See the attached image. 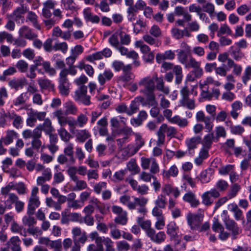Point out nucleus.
I'll return each instance as SVG.
<instances>
[{"mask_svg":"<svg viewBox=\"0 0 251 251\" xmlns=\"http://www.w3.org/2000/svg\"><path fill=\"white\" fill-rule=\"evenodd\" d=\"M139 86L141 87V92L144 93L147 96H152V92L154 89L153 78L150 77L144 78L139 82Z\"/></svg>","mask_w":251,"mask_h":251,"instance_id":"nucleus-5","label":"nucleus"},{"mask_svg":"<svg viewBox=\"0 0 251 251\" xmlns=\"http://www.w3.org/2000/svg\"><path fill=\"white\" fill-rule=\"evenodd\" d=\"M65 113L66 115H75L77 109L75 104L71 101H68L64 104Z\"/></svg>","mask_w":251,"mask_h":251,"instance_id":"nucleus-32","label":"nucleus"},{"mask_svg":"<svg viewBox=\"0 0 251 251\" xmlns=\"http://www.w3.org/2000/svg\"><path fill=\"white\" fill-rule=\"evenodd\" d=\"M43 68L45 72L50 76H54L56 73V70L51 66L49 61H46L43 66Z\"/></svg>","mask_w":251,"mask_h":251,"instance_id":"nucleus-54","label":"nucleus"},{"mask_svg":"<svg viewBox=\"0 0 251 251\" xmlns=\"http://www.w3.org/2000/svg\"><path fill=\"white\" fill-rule=\"evenodd\" d=\"M53 115L57 118L58 124L61 127L66 125V122L68 117L66 116L65 113L63 112L61 109L55 111L53 113Z\"/></svg>","mask_w":251,"mask_h":251,"instance_id":"nucleus-25","label":"nucleus"},{"mask_svg":"<svg viewBox=\"0 0 251 251\" xmlns=\"http://www.w3.org/2000/svg\"><path fill=\"white\" fill-rule=\"evenodd\" d=\"M76 57L73 55H71L69 57L66 59V64L68 66V68H64L63 70L67 71L68 74L72 75H75L77 73V70L76 68L77 66H74L73 64L75 63Z\"/></svg>","mask_w":251,"mask_h":251,"instance_id":"nucleus-13","label":"nucleus"},{"mask_svg":"<svg viewBox=\"0 0 251 251\" xmlns=\"http://www.w3.org/2000/svg\"><path fill=\"white\" fill-rule=\"evenodd\" d=\"M20 244L21 240L18 236L12 237L6 243L12 251H22Z\"/></svg>","mask_w":251,"mask_h":251,"instance_id":"nucleus-15","label":"nucleus"},{"mask_svg":"<svg viewBox=\"0 0 251 251\" xmlns=\"http://www.w3.org/2000/svg\"><path fill=\"white\" fill-rule=\"evenodd\" d=\"M183 200L189 202L193 207H197L200 204L199 201L197 199L195 194L192 192L186 193L183 197Z\"/></svg>","mask_w":251,"mask_h":251,"instance_id":"nucleus-24","label":"nucleus"},{"mask_svg":"<svg viewBox=\"0 0 251 251\" xmlns=\"http://www.w3.org/2000/svg\"><path fill=\"white\" fill-rule=\"evenodd\" d=\"M134 46L136 48H140V51L143 54H147L151 52L150 48L142 40L135 41Z\"/></svg>","mask_w":251,"mask_h":251,"instance_id":"nucleus-42","label":"nucleus"},{"mask_svg":"<svg viewBox=\"0 0 251 251\" xmlns=\"http://www.w3.org/2000/svg\"><path fill=\"white\" fill-rule=\"evenodd\" d=\"M225 222L226 228L231 231L232 236L235 237L240 233V229L233 220L228 219Z\"/></svg>","mask_w":251,"mask_h":251,"instance_id":"nucleus-17","label":"nucleus"},{"mask_svg":"<svg viewBox=\"0 0 251 251\" xmlns=\"http://www.w3.org/2000/svg\"><path fill=\"white\" fill-rule=\"evenodd\" d=\"M133 198L134 201L129 202L127 204V207L130 210H133L139 206L137 208L138 212L144 215L147 212L145 206L148 202V199L143 197L140 198L133 197Z\"/></svg>","mask_w":251,"mask_h":251,"instance_id":"nucleus-4","label":"nucleus"},{"mask_svg":"<svg viewBox=\"0 0 251 251\" xmlns=\"http://www.w3.org/2000/svg\"><path fill=\"white\" fill-rule=\"evenodd\" d=\"M27 80L25 77L20 78H13L8 81V86L12 89L18 90L19 89H22L27 85Z\"/></svg>","mask_w":251,"mask_h":251,"instance_id":"nucleus-12","label":"nucleus"},{"mask_svg":"<svg viewBox=\"0 0 251 251\" xmlns=\"http://www.w3.org/2000/svg\"><path fill=\"white\" fill-rule=\"evenodd\" d=\"M75 183L74 190L75 191H81L86 189L88 187L86 181L84 180L79 179L78 177L73 180Z\"/></svg>","mask_w":251,"mask_h":251,"instance_id":"nucleus-39","label":"nucleus"},{"mask_svg":"<svg viewBox=\"0 0 251 251\" xmlns=\"http://www.w3.org/2000/svg\"><path fill=\"white\" fill-rule=\"evenodd\" d=\"M33 214H27L24 216L22 219L23 223L24 225L31 226L36 223V221L34 217L32 216Z\"/></svg>","mask_w":251,"mask_h":251,"instance_id":"nucleus-53","label":"nucleus"},{"mask_svg":"<svg viewBox=\"0 0 251 251\" xmlns=\"http://www.w3.org/2000/svg\"><path fill=\"white\" fill-rule=\"evenodd\" d=\"M201 63L200 61H197L195 58L190 56L189 57L187 63H186L185 68H193V70L203 72L202 69L201 67Z\"/></svg>","mask_w":251,"mask_h":251,"instance_id":"nucleus-20","label":"nucleus"},{"mask_svg":"<svg viewBox=\"0 0 251 251\" xmlns=\"http://www.w3.org/2000/svg\"><path fill=\"white\" fill-rule=\"evenodd\" d=\"M127 169L133 174H136L139 172L140 168L138 166L135 160L131 159L127 164Z\"/></svg>","mask_w":251,"mask_h":251,"instance_id":"nucleus-51","label":"nucleus"},{"mask_svg":"<svg viewBox=\"0 0 251 251\" xmlns=\"http://www.w3.org/2000/svg\"><path fill=\"white\" fill-rule=\"evenodd\" d=\"M227 209L232 212L233 216L236 221L243 220V223H244L243 211L235 203L233 202L228 204Z\"/></svg>","mask_w":251,"mask_h":251,"instance_id":"nucleus-10","label":"nucleus"},{"mask_svg":"<svg viewBox=\"0 0 251 251\" xmlns=\"http://www.w3.org/2000/svg\"><path fill=\"white\" fill-rule=\"evenodd\" d=\"M28 117L26 120V125L29 127H33L37 122L36 116L34 113V110L30 108L27 112Z\"/></svg>","mask_w":251,"mask_h":251,"instance_id":"nucleus-35","label":"nucleus"},{"mask_svg":"<svg viewBox=\"0 0 251 251\" xmlns=\"http://www.w3.org/2000/svg\"><path fill=\"white\" fill-rule=\"evenodd\" d=\"M240 189V186L237 183L233 184L228 190L227 196L230 200L235 197Z\"/></svg>","mask_w":251,"mask_h":251,"instance_id":"nucleus-45","label":"nucleus"},{"mask_svg":"<svg viewBox=\"0 0 251 251\" xmlns=\"http://www.w3.org/2000/svg\"><path fill=\"white\" fill-rule=\"evenodd\" d=\"M174 73L176 75V83L177 84L180 83L183 78L181 67L178 65L174 67Z\"/></svg>","mask_w":251,"mask_h":251,"instance_id":"nucleus-50","label":"nucleus"},{"mask_svg":"<svg viewBox=\"0 0 251 251\" xmlns=\"http://www.w3.org/2000/svg\"><path fill=\"white\" fill-rule=\"evenodd\" d=\"M203 74V72H200L194 70H192L187 75L186 80L188 81L193 82L196 79L200 78Z\"/></svg>","mask_w":251,"mask_h":251,"instance_id":"nucleus-44","label":"nucleus"},{"mask_svg":"<svg viewBox=\"0 0 251 251\" xmlns=\"http://www.w3.org/2000/svg\"><path fill=\"white\" fill-rule=\"evenodd\" d=\"M38 191V187L34 186L32 188L30 196L28 200L27 214H33L36 208L40 204L39 198L37 196Z\"/></svg>","mask_w":251,"mask_h":251,"instance_id":"nucleus-2","label":"nucleus"},{"mask_svg":"<svg viewBox=\"0 0 251 251\" xmlns=\"http://www.w3.org/2000/svg\"><path fill=\"white\" fill-rule=\"evenodd\" d=\"M84 18L87 22L98 24L100 22V18L96 15H94L89 8H85L83 11Z\"/></svg>","mask_w":251,"mask_h":251,"instance_id":"nucleus-14","label":"nucleus"},{"mask_svg":"<svg viewBox=\"0 0 251 251\" xmlns=\"http://www.w3.org/2000/svg\"><path fill=\"white\" fill-rule=\"evenodd\" d=\"M57 132L62 141L68 142L72 138L71 134L63 127L57 129Z\"/></svg>","mask_w":251,"mask_h":251,"instance_id":"nucleus-37","label":"nucleus"},{"mask_svg":"<svg viewBox=\"0 0 251 251\" xmlns=\"http://www.w3.org/2000/svg\"><path fill=\"white\" fill-rule=\"evenodd\" d=\"M38 83L41 89H47L53 88L54 87L51 81L46 78H40L38 80Z\"/></svg>","mask_w":251,"mask_h":251,"instance_id":"nucleus-49","label":"nucleus"},{"mask_svg":"<svg viewBox=\"0 0 251 251\" xmlns=\"http://www.w3.org/2000/svg\"><path fill=\"white\" fill-rule=\"evenodd\" d=\"M144 98L141 97H138L132 100L130 105V110H128L127 114L131 115L133 113H136L139 108L140 102L143 101Z\"/></svg>","mask_w":251,"mask_h":251,"instance_id":"nucleus-29","label":"nucleus"},{"mask_svg":"<svg viewBox=\"0 0 251 251\" xmlns=\"http://www.w3.org/2000/svg\"><path fill=\"white\" fill-rule=\"evenodd\" d=\"M116 49L119 51L122 55H125L129 58L132 59H138V54L134 50L128 51L127 48L119 46Z\"/></svg>","mask_w":251,"mask_h":251,"instance_id":"nucleus-23","label":"nucleus"},{"mask_svg":"<svg viewBox=\"0 0 251 251\" xmlns=\"http://www.w3.org/2000/svg\"><path fill=\"white\" fill-rule=\"evenodd\" d=\"M87 88L86 86H80L75 92V100L81 102L85 105H90L91 103L90 97L87 95Z\"/></svg>","mask_w":251,"mask_h":251,"instance_id":"nucleus-7","label":"nucleus"},{"mask_svg":"<svg viewBox=\"0 0 251 251\" xmlns=\"http://www.w3.org/2000/svg\"><path fill=\"white\" fill-rule=\"evenodd\" d=\"M72 133L75 134L76 141L80 143L84 142L87 139L91 136V134L86 129H75L72 131Z\"/></svg>","mask_w":251,"mask_h":251,"instance_id":"nucleus-9","label":"nucleus"},{"mask_svg":"<svg viewBox=\"0 0 251 251\" xmlns=\"http://www.w3.org/2000/svg\"><path fill=\"white\" fill-rule=\"evenodd\" d=\"M156 83V88L159 91H162L165 94L169 93V89L167 87H165L164 86V82L162 78L157 77V76L155 78Z\"/></svg>","mask_w":251,"mask_h":251,"instance_id":"nucleus-52","label":"nucleus"},{"mask_svg":"<svg viewBox=\"0 0 251 251\" xmlns=\"http://www.w3.org/2000/svg\"><path fill=\"white\" fill-rule=\"evenodd\" d=\"M19 34L20 37L28 40H32L37 37V35L26 25H23L19 29Z\"/></svg>","mask_w":251,"mask_h":251,"instance_id":"nucleus-11","label":"nucleus"},{"mask_svg":"<svg viewBox=\"0 0 251 251\" xmlns=\"http://www.w3.org/2000/svg\"><path fill=\"white\" fill-rule=\"evenodd\" d=\"M139 149L136 146H134L133 145L129 144L127 147L123 149V151L128 156H131L135 154Z\"/></svg>","mask_w":251,"mask_h":251,"instance_id":"nucleus-55","label":"nucleus"},{"mask_svg":"<svg viewBox=\"0 0 251 251\" xmlns=\"http://www.w3.org/2000/svg\"><path fill=\"white\" fill-rule=\"evenodd\" d=\"M77 68L80 70L84 69L86 73L89 76L92 77L94 74L95 71L93 67L89 64H85L83 61H81L78 63Z\"/></svg>","mask_w":251,"mask_h":251,"instance_id":"nucleus-33","label":"nucleus"},{"mask_svg":"<svg viewBox=\"0 0 251 251\" xmlns=\"http://www.w3.org/2000/svg\"><path fill=\"white\" fill-rule=\"evenodd\" d=\"M210 84H213L215 86H219L221 85V83L218 81L214 80L211 76H208L203 81H200V86L208 87V85Z\"/></svg>","mask_w":251,"mask_h":251,"instance_id":"nucleus-43","label":"nucleus"},{"mask_svg":"<svg viewBox=\"0 0 251 251\" xmlns=\"http://www.w3.org/2000/svg\"><path fill=\"white\" fill-rule=\"evenodd\" d=\"M18 137V133L14 130H8L6 132V135L0 140L5 145H9L13 142L14 139Z\"/></svg>","mask_w":251,"mask_h":251,"instance_id":"nucleus-26","label":"nucleus"},{"mask_svg":"<svg viewBox=\"0 0 251 251\" xmlns=\"http://www.w3.org/2000/svg\"><path fill=\"white\" fill-rule=\"evenodd\" d=\"M119 32H116L113 34L109 38L108 41L109 44L114 47L117 48L119 45L120 42L119 41Z\"/></svg>","mask_w":251,"mask_h":251,"instance_id":"nucleus-59","label":"nucleus"},{"mask_svg":"<svg viewBox=\"0 0 251 251\" xmlns=\"http://www.w3.org/2000/svg\"><path fill=\"white\" fill-rule=\"evenodd\" d=\"M151 234L149 235L151 240L157 243L163 242L165 238V234L163 232H159L155 234V231L154 230Z\"/></svg>","mask_w":251,"mask_h":251,"instance_id":"nucleus-34","label":"nucleus"},{"mask_svg":"<svg viewBox=\"0 0 251 251\" xmlns=\"http://www.w3.org/2000/svg\"><path fill=\"white\" fill-rule=\"evenodd\" d=\"M42 134L41 132H40L39 133V134L38 135V137H34L31 142V147L33 149L35 150H39L40 147H42V141L40 139V138L41 137Z\"/></svg>","mask_w":251,"mask_h":251,"instance_id":"nucleus-57","label":"nucleus"},{"mask_svg":"<svg viewBox=\"0 0 251 251\" xmlns=\"http://www.w3.org/2000/svg\"><path fill=\"white\" fill-rule=\"evenodd\" d=\"M61 3L66 10L72 11L76 10L75 3L74 0H62Z\"/></svg>","mask_w":251,"mask_h":251,"instance_id":"nucleus-47","label":"nucleus"},{"mask_svg":"<svg viewBox=\"0 0 251 251\" xmlns=\"http://www.w3.org/2000/svg\"><path fill=\"white\" fill-rule=\"evenodd\" d=\"M52 35L55 37H60L64 40H68L70 39L71 34L69 31H63L59 26H55L52 30Z\"/></svg>","mask_w":251,"mask_h":251,"instance_id":"nucleus-18","label":"nucleus"},{"mask_svg":"<svg viewBox=\"0 0 251 251\" xmlns=\"http://www.w3.org/2000/svg\"><path fill=\"white\" fill-rule=\"evenodd\" d=\"M16 67L21 73H25L28 68V64L24 60H20L17 62Z\"/></svg>","mask_w":251,"mask_h":251,"instance_id":"nucleus-61","label":"nucleus"},{"mask_svg":"<svg viewBox=\"0 0 251 251\" xmlns=\"http://www.w3.org/2000/svg\"><path fill=\"white\" fill-rule=\"evenodd\" d=\"M120 38V43L123 45H127L130 42V36L124 31H121L119 32Z\"/></svg>","mask_w":251,"mask_h":251,"instance_id":"nucleus-62","label":"nucleus"},{"mask_svg":"<svg viewBox=\"0 0 251 251\" xmlns=\"http://www.w3.org/2000/svg\"><path fill=\"white\" fill-rule=\"evenodd\" d=\"M231 57L236 61L241 60L244 56V53L241 51L239 48H236L235 46H231L228 50Z\"/></svg>","mask_w":251,"mask_h":251,"instance_id":"nucleus-28","label":"nucleus"},{"mask_svg":"<svg viewBox=\"0 0 251 251\" xmlns=\"http://www.w3.org/2000/svg\"><path fill=\"white\" fill-rule=\"evenodd\" d=\"M127 215L126 211H125L122 214L118 215L114 219L115 222L122 225H125L127 222Z\"/></svg>","mask_w":251,"mask_h":251,"instance_id":"nucleus-58","label":"nucleus"},{"mask_svg":"<svg viewBox=\"0 0 251 251\" xmlns=\"http://www.w3.org/2000/svg\"><path fill=\"white\" fill-rule=\"evenodd\" d=\"M38 16L35 13L31 11L27 10L26 16V21L31 23L34 27L40 30L41 27L38 22Z\"/></svg>","mask_w":251,"mask_h":251,"instance_id":"nucleus-16","label":"nucleus"},{"mask_svg":"<svg viewBox=\"0 0 251 251\" xmlns=\"http://www.w3.org/2000/svg\"><path fill=\"white\" fill-rule=\"evenodd\" d=\"M8 122H12V125L16 129L21 128L24 123L23 118L14 111L4 112L0 117V127H4Z\"/></svg>","mask_w":251,"mask_h":251,"instance_id":"nucleus-1","label":"nucleus"},{"mask_svg":"<svg viewBox=\"0 0 251 251\" xmlns=\"http://www.w3.org/2000/svg\"><path fill=\"white\" fill-rule=\"evenodd\" d=\"M137 221L139 225L145 231L148 236L149 235L152 233V232L154 229L151 227V221H143L142 218H138Z\"/></svg>","mask_w":251,"mask_h":251,"instance_id":"nucleus-19","label":"nucleus"},{"mask_svg":"<svg viewBox=\"0 0 251 251\" xmlns=\"http://www.w3.org/2000/svg\"><path fill=\"white\" fill-rule=\"evenodd\" d=\"M181 99L180 103L181 105L189 109H194L195 107V101L194 99L189 98V90L187 86L183 87L180 91Z\"/></svg>","mask_w":251,"mask_h":251,"instance_id":"nucleus-6","label":"nucleus"},{"mask_svg":"<svg viewBox=\"0 0 251 251\" xmlns=\"http://www.w3.org/2000/svg\"><path fill=\"white\" fill-rule=\"evenodd\" d=\"M76 121L77 126L83 127L87 124L88 118L84 114L81 113L77 117Z\"/></svg>","mask_w":251,"mask_h":251,"instance_id":"nucleus-63","label":"nucleus"},{"mask_svg":"<svg viewBox=\"0 0 251 251\" xmlns=\"http://www.w3.org/2000/svg\"><path fill=\"white\" fill-rule=\"evenodd\" d=\"M251 79V66H247L244 72L243 75L242 76V80L245 85L248 84V81Z\"/></svg>","mask_w":251,"mask_h":251,"instance_id":"nucleus-56","label":"nucleus"},{"mask_svg":"<svg viewBox=\"0 0 251 251\" xmlns=\"http://www.w3.org/2000/svg\"><path fill=\"white\" fill-rule=\"evenodd\" d=\"M28 99V97L27 92L22 93L15 99L13 101V104L16 106L23 105L25 103Z\"/></svg>","mask_w":251,"mask_h":251,"instance_id":"nucleus-40","label":"nucleus"},{"mask_svg":"<svg viewBox=\"0 0 251 251\" xmlns=\"http://www.w3.org/2000/svg\"><path fill=\"white\" fill-rule=\"evenodd\" d=\"M166 128V124H163L159 128L157 132L158 140L156 141L157 146H160L163 144L165 139V134H163V131Z\"/></svg>","mask_w":251,"mask_h":251,"instance_id":"nucleus-46","label":"nucleus"},{"mask_svg":"<svg viewBox=\"0 0 251 251\" xmlns=\"http://www.w3.org/2000/svg\"><path fill=\"white\" fill-rule=\"evenodd\" d=\"M203 215L201 214H192L189 213L186 217L188 225L192 230H195L198 228V226L202 221Z\"/></svg>","mask_w":251,"mask_h":251,"instance_id":"nucleus-8","label":"nucleus"},{"mask_svg":"<svg viewBox=\"0 0 251 251\" xmlns=\"http://www.w3.org/2000/svg\"><path fill=\"white\" fill-rule=\"evenodd\" d=\"M117 249L118 251H128L130 249V245L125 241L117 242Z\"/></svg>","mask_w":251,"mask_h":251,"instance_id":"nucleus-64","label":"nucleus"},{"mask_svg":"<svg viewBox=\"0 0 251 251\" xmlns=\"http://www.w3.org/2000/svg\"><path fill=\"white\" fill-rule=\"evenodd\" d=\"M113 76V74L110 70H105L103 73L100 74L98 81L101 85H103L106 81L110 80Z\"/></svg>","mask_w":251,"mask_h":251,"instance_id":"nucleus-30","label":"nucleus"},{"mask_svg":"<svg viewBox=\"0 0 251 251\" xmlns=\"http://www.w3.org/2000/svg\"><path fill=\"white\" fill-rule=\"evenodd\" d=\"M37 126H41V134H42V130H43L46 134H50V132H52L54 130L52 126L51 122L49 118L45 119L43 124L39 125Z\"/></svg>","mask_w":251,"mask_h":251,"instance_id":"nucleus-31","label":"nucleus"},{"mask_svg":"<svg viewBox=\"0 0 251 251\" xmlns=\"http://www.w3.org/2000/svg\"><path fill=\"white\" fill-rule=\"evenodd\" d=\"M232 31L229 26L226 24H222L218 30L217 36H222L225 34L231 35Z\"/></svg>","mask_w":251,"mask_h":251,"instance_id":"nucleus-38","label":"nucleus"},{"mask_svg":"<svg viewBox=\"0 0 251 251\" xmlns=\"http://www.w3.org/2000/svg\"><path fill=\"white\" fill-rule=\"evenodd\" d=\"M27 10L28 9L26 6H25L24 5H21L20 6L17 7L13 11L11 17L16 22L20 19H22V21H23L24 18L22 15L27 12Z\"/></svg>","mask_w":251,"mask_h":251,"instance_id":"nucleus-21","label":"nucleus"},{"mask_svg":"<svg viewBox=\"0 0 251 251\" xmlns=\"http://www.w3.org/2000/svg\"><path fill=\"white\" fill-rule=\"evenodd\" d=\"M19 200L18 197L14 193H9L8 195V198L5 201V204L7 208H11L12 207V204L13 203H16V202Z\"/></svg>","mask_w":251,"mask_h":251,"instance_id":"nucleus-48","label":"nucleus"},{"mask_svg":"<svg viewBox=\"0 0 251 251\" xmlns=\"http://www.w3.org/2000/svg\"><path fill=\"white\" fill-rule=\"evenodd\" d=\"M201 141V138L199 136L193 137L186 141V144L190 154L194 153L193 150L197 148V145L200 143Z\"/></svg>","mask_w":251,"mask_h":251,"instance_id":"nucleus-22","label":"nucleus"},{"mask_svg":"<svg viewBox=\"0 0 251 251\" xmlns=\"http://www.w3.org/2000/svg\"><path fill=\"white\" fill-rule=\"evenodd\" d=\"M69 74L66 70H61L59 74L58 88L61 95L63 96H67L69 93L70 83L67 78Z\"/></svg>","mask_w":251,"mask_h":251,"instance_id":"nucleus-3","label":"nucleus"},{"mask_svg":"<svg viewBox=\"0 0 251 251\" xmlns=\"http://www.w3.org/2000/svg\"><path fill=\"white\" fill-rule=\"evenodd\" d=\"M228 186L227 181L223 179H220L215 184V187L220 192L225 191Z\"/></svg>","mask_w":251,"mask_h":251,"instance_id":"nucleus-60","label":"nucleus"},{"mask_svg":"<svg viewBox=\"0 0 251 251\" xmlns=\"http://www.w3.org/2000/svg\"><path fill=\"white\" fill-rule=\"evenodd\" d=\"M143 39L147 44L150 45H154L156 47H158L161 45V42L156 40L151 36L150 35L146 34L143 35Z\"/></svg>","mask_w":251,"mask_h":251,"instance_id":"nucleus-41","label":"nucleus"},{"mask_svg":"<svg viewBox=\"0 0 251 251\" xmlns=\"http://www.w3.org/2000/svg\"><path fill=\"white\" fill-rule=\"evenodd\" d=\"M41 126H37L33 130L31 129H25L22 132V136L25 139L33 138L34 137H38L39 133L41 132Z\"/></svg>","mask_w":251,"mask_h":251,"instance_id":"nucleus-27","label":"nucleus"},{"mask_svg":"<svg viewBox=\"0 0 251 251\" xmlns=\"http://www.w3.org/2000/svg\"><path fill=\"white\" fill-rule=\"evenodd\" d=\"M172 58L173 52L171 50H167L163 53H157L156 55V60L158 63H160L163 60Z\"/></svg>","mask_w":251,"mask_h":251,"instance_id":"nucleus-36","label":"nucleus"}]
</instances>
